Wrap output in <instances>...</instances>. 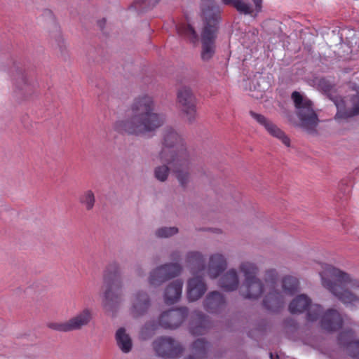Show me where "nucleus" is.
Wrapping results in <instances>:
<instances>
[{"label":"nucleus","instance_id":"obj_23","mask_svg":"<svg viewBox=\"0 0 359 359\" xmlns=\"http://www.w3.org/2000/svg\"><path fill=\"white\" fill-rule=\"evenodd\" d=\"M264 292V285L262 280L257 278L248 280H243L242 296L245 299H258Z\"/></svg>","mask_w":359,"mask_h":359},{"label":"nucleus","instance_id":"obj_5","mask_svg":"<svg viewBox=\"0 0 359 359\" xmlns=\"http://www.w3.org/2000/svg\"><path fill=\"white\" fill-rule=\"evenodd\" d=\"M102 306L107 312H116L123 302V283L120 268L117 263L108 265L104 273Z\"/></svg>","mask_w":359,"mask_h":359},{"label":"nucleus","instance_id":"obj_18","mask_svg":"<svg viewBox=\"0 0 359 359\" xmlns=\"http://www.w3.org/2000/svg\"><path fill=\"white\" fill-rule=\"evenodd\" d=\"M224 297L217 291L209 292L203 302L204 309L211 313H219L226 308Z\"/></svg>","mask_w":359,"mask_h":359},{"label":"nucleus","instance_id":"obj_17","mask_svg":"<svg viewBox=\"0 0 359 359\" xmlns=\"http://www.w3.org/2000/svg\"><path fill=\"white\" fill-rule=\"evenodd\" d=\"M320 326L327 332H334L341 329L344 324V320L340 313L334 309H327L320 315Z\"/></svg>","mask_w":359,"mask_h":359},{"label":"nucleus","instance_id":"obj_35","mask_svg":"<svg viewBox=\"0 0 359 359\" xmlns=\"http://www.w3.org/2000/svg\"><path fill=\"white\" fill-rule=\"evenodd\" d=\"M163 164L158 165L154 169V177L161 182H165L169 176L170 170L172 171L171 166L165 162Z\"/></svg>","mask_w":359,"mask_h":359},{"label":"nucleus","instance_id":"obj_34","mask_svg":"<svg viewBox=\"0 0 359 359\" xmlns=\"http://www.w3.org/2000/svg\"><path fill=\"white\" fill-rule=\"evenodd\" d=\"M159 326L161 325L158 321L151 320L146 323L140 330V338L142 340L149 339L154 334Z\"/></svg>","mask_w":359,"mask_h":359},{"label":"nucleus","instance_id":"obj_20","mask_svg":"<svg viewBox=\"0 0 359 359\" xmlns=\"http://www.w3.org/2000/svg\"><path fill=\"white\" fill-rule=\"evenodd\" d=\"M227 267V262L224 256L215 253L210 256L207 267V273L211 279L217 278Z\"/></svg>","mask_w":359,"mask_h":359},{"label":"nucleus","instance_id":"obj_26","mask_svg":"<svg viewBox=\"0 0 359 359\" xmlns=\"http://www.w3.org/2000/svg\"><path fill=\"white\" fill-rule=\"evenodd\" d=\"M92 319V312L89 309H84L81 312L68 320L70 330H79L88 325Z\"/></svg>","mask_w":359,"mask_h":359},{"label":"nucleus","instance_id":"obj_28","mask_svg":"<svg viewBox=\"0 0 359 359\" xmlns=\"http://www.w3.org/2000/svg\"><path fill=\"white\" fill-rule=\"evenodd\" d=\"M115 339L118 347L123 353H128L132 350V339L124 327H120L116 330Z\"/></svg>","mask_w":359,"mask_h":359},{"label":"nucleus","instance_id":"obj_10","mask_svg":"<svg viewBox=\"0 0 359 359\" xmlns=\"http://www.w3.org/2000/svg\"><path fill=\"white\" fill-rule=\"evenodd\" d=\"M323 308L319 304H311V299L306 294L297 296L289 304L291 313H301L307 311V320L310 322L316 321L322 313Z\"/></svg>","mask_w":359,"mask_h":359},{"label":"nucleus","instance_id":"obj_3","mask_svg":"<svg viewBox=\"0 0 359 359\" xmlns=\"http://www.w3.org/2000/svg\"><path fill=\"white\" fill-rule=\"evenodd\" d=\"M318 273L321 285L346 306L359 304V280L350 274L327 264H320Z\"/></svg>","mask_w":359,"mask_h":359},{"label":"nucleus","instance_id":"obj_39","mask_svg":"<svg viewBox=\"0 0 359 359\" xmlns=\"http://www.w3.org/2000/svg\"><path fill=\"white\" fill-rule=\"evenodd\" d=\"M47 327L53 330L61 332H71L68 320L61 323L51 322L47 324Z\"/></svg>","mask_w":359,"mask_h":359},{"label":"nucleus","instance_id":"obj_14","mask_svg":"<svg viewBox=\"0 0 359 359\" xmlns=\"http://www.w3.org/2000/svg\"><path fill=\"white\" fill-rule=\"evenodd\" d=\"M151 301L146 291L138 290L130 297V312L133 317L139 318L146 314L151 306Z\"/></svg>","mask_w":359,"mask_h":359},{"label":"nucleus","instance_id":"obj_30","mask_svg":"<svg viewBox=\"0 0 359 359\" xmlns=\"http://www.w3.org/2000/svg\"><path fill=\"white\" fill-rule=\"evenodd\" d=\"M239 271L244 277V280L257 278L259 268L256 263L250 261H243L239 265Z\"/></svg>","mask_w":359,"mask_h":359},{"label":"nucleus","instance_id":"obj_2","mask_svg":"<svg viewBox=\"0 0 359 359\" xmlns=\"http://www.w3.org/2000/svg\"><path fill=\"white\" fill-rule=\"evenodd\" d=\"M158 158L171 166L180 186L185 188L191 180L194 158L182 137L172 128H166L163 132Z\"/></svg>","mask_w":359,"mask_h":359},{"label":"nucleus","instance_id":"obj_41","mask_svg":"<svg viewBox=\"0 0 359 359\" xmlns=\"http://www.w3.org/2000/svg\"><path fill=\"white\" fill-rule=\"evenodd\" d=\"M170 258L175 262H178L181 258V252L179 250H174L170 255ZM177 263V262H175Z\"/></svg>","mask_w":359,"mask_h":359},{"label":"nucleus","instance_id":"obj_33","mask_svg":"<svg viewBox=\"0 0 359 359\" xmlns=\"http://www.w3.org/2000/svg\"><path fill=\"white\" fill-rule=\"evenodd\" d=\"M176 29L177 33L188 40H189L191 43H196L198 41V34L195 29L189 24H181L176 26Z\"/></svg>","mask_w":359,"mask_h":359},{"label":"nucleus","instance_id":"obj_12","mask_svg":"<svg viewBox=\"0 0 359 359\" xmlns=\"http://www.w3.org/2000/svg\"><path fill=\"white\" fill-rule=\"evenodd\" d=\"M156 354L164 358H177L184 351L183 347L171 337H159L153 342Z\"/></svg>","mask_w":359,"mask_h":359},{"label":"nucleus","instance_id":"obj_40","mask_svg":"<svg viewBox=\"0 0 359 359\" xmlns=\"http://www.w3.org/2000/svg\"><path fill=\"white\" fill-rule=\"evenodd\" d=\"M346 351L352 358L359 359V339L355 340L353 343H349V347Z\"/></svg>","mask_w":359,"mask_h":359},{"label":"nucleus","instance_id":"obj_1","mask_svg":"<svg viewBox=\"0 0 359 359\" xmlns=\"http://www.w3.org/2000/svg\"><path fill=\"white\" fill-rule=\"evenodd\" d=\"M154 100L144 95L137 97L131 105V114L126 118L115 122L114 129L121 134L135 136L154 132L165 121L163 114L154 111Z\"/></svg>","mask_w":359,"mask_h":359},{"label":"nucleus","instance_id":"obj_8","mask_svg":"<svg viewBox=\"0 0 359 359\" xmlns=\"http://www.w3.org/2000/svg\"><path fill=\"white\" fill-rule=\"evenodd\" d=\"M264 282L269 291L263 299V306L272 312H278L284 305L283 293L276 289L278 273L275 269H269L264 274Z\"/></svg>","mask_w":359,"mask_h":359},{"label":"nucleus","instance_id":"obj_25","mask_svg":"<svg viewBox=\"0 0 359 359\" xmlns=\"http://www.w3.org/2000/svg\"><path fill=\"white\" fill-rule=\"evenodd\" d=\"M238 285V273L234 269H229L219 280V286L225 291H234L237 290Z\"/></svg>","mask_w":359,"mask_h":359},{"label":"nucleus","instance_id":"obj_38","mask_svg":"<svg viewBox=\"0 0 359 359\" xmlns=\"http://www.w3.org/2000/svg\"><path fill=\"white\" fill-rule=\"evenodd\" d=\"M160 0H135L132 5L137 10H144L154 6Z\"/></svg>","mask_w":359,"mask_h":359},{"label":"nucleus","instance_id":"obj_13","mask_svg":"<svg viewBox=\"0 0 359 359\" xmlns=\"http://www.w3.org/2000/svg\"><path fill=\"white\" fill-rule=\"evenodd\" d=\"M177 100L181 110L186 114L189 122H194L196 116V97L191 89L187 86L181 87L177 93Z\"/></svg>","mask_w":359,"mask_h":359},{"label":"nucleus","instance_id":"obj_31","mask_svg":"<svg viewBox=\"0 0 359 359\" xmlns=\"http://www.w3.org/2000/svg\"><path fill=\"white\" fill-rule=\"evenodd\" d=\"M283 294L294 295L299 290V280L297 278L287 276L283 278L282 280Z\"/></svg>","mask_w":359,"mask_h":359},{"label":"nucleus","instance_id":"obj_43","mask_svg":"<svg viewBox=\"0 0 359 359\" xmlns=\"http://www.w3.org/2000/svg\"><path fill=\"white\" fill-rule=\"evenodd\" d=\"M105 22H106L105 19H102V20H100V21H99V22H98V25H99V26H100V27L101 29H102V28H103V26H104V25L105 24Z\"/></svg>","mask_w":359,"mask_h":359},{"label":"nucleus","instance_id":"obj_19","mask_svg":"<svg viewBox=\"0 0 359 359\" xmlns=\"http://www.w3.org/2000/svg\"><path fill=\"white\" fill-rule=\"evenodd\" d=\"M185 266L194 275L198 274L205 269V258L198 251H189L186 254Z\"/></svg>","mask_w":359,"mask_h":359},{"label":"nucleus","instance_id":"obj_4","mask_svg":"<svg viewBox=\"0 0 359 359\" xmlns=\"http://www.w3.org/2000/svg\"><path fill=\"white\" fill-rule=\"evenodd\" d=\"M222 12V9L214 0H208L204 4L203 9L204 27L201 32V58L203 62L210 61L215 53V41Z\"/></svg>","mask_w":359,"mask_h":359},{"label":"nucleus","instance_id":"obj_9","mask_svg":"<svg viewBox=\"0 0 359 359\" xmlns=\"http://www.w3.org/2000/svg\"><path fill=\"white\" fill-rule=\"evenodd\" d=\"M15 93L22 97L30 95L34 90L36 85L28 78L25 69L17 62H14L10 70Z\"/></svg>","mask_w":359,"mask_h":359},{"label":"nucleus","instance_id":"obj_16","mask_svg":"<svg viewBox=\"0 0 359 359\" xmlns=\"http://www.w3.org/2000/svg\"><path fill=\"white\" fill-rule=\"evenodd\" d=\"M250 115L253 118L259 125L263 126L269 135L273 137L277 138L281 142L289 147L290 146V140L285 135V133L273 123L270 119L267 118L262 114H257L253 111H250Z\"/></svg>","mask_w":359,"mask_h":359},{"label":"nucleus","instance_id":"obj_21","mask_svg":"<svg viewBox=\"0 0 359 359\" xmlns=\"http://www.w3.org/2000/svg\"><path fill=\"white\" fill-rule=\"evenodd\" d=\"M189 330L192 335L205 334L210 327L208 318L201 311H195L192 316Z\"/></svg>","mask_w":359,"mask_h":359},{"label":"nucleus","instance_id":"obj_42","mask_svg":"<svg viewBox=\"0 0 359 359\" xmlns=\"http://www.w3.org/2000/svg\"><path fill=\"white\" fill-rule=\"evenodd\" d=\"M255 4V8L257 13H260L262 8V0H252Z\"/></svg>","mask_w":359,"mask_h":359},{"label":"nucleus","instance_id":"obj_7","mask_svg":"<svg viewBox=\"0 0 359 359\" xmlns=\"http://www.w3.org/2000/svg\"><path fill=\"white\" fill-rule=\"evenodd\" d=\"M291 97L297 109V115L299 119V126L309 134L316 133L319 120L312 102L297 91L293 92Z\"/></svg>","mask_w":359,"mask_h":359},{"label":"nucleus","instance_id":"obj_15","mask_svg":"<svg viewBox=\"0 0 359 359\" xmlns=\"http://www.w3.org/2000/svg\"><path fill=\"white\" fill-rule=\"evenodd\" d=\"M188 313L189 311L186 307L170 309L160 316L159 325L164 328L175 329L185 320Z\"/></svg>","mask_w":359,"mask_h":359},{"label":"nucleus","instance_id":"obj_27","mask_svg":"<svg viewBox=\"0 0 359 359\" xmlns=\"http://www.w3.org/2000/svg\"><path fill=\"white\" fill-rule=\"evenodd\" d=\"M222 3L225 6H231L238 13L245 15H252L256 17L259 13L256 8H253L252 4L245 0H221Z\"/></svg>","mask_w":359,"mask_h":359},{"label":"nucleus","instance_id":"obj_36","mask_svg":"<svg viewBox=\"0 0 359 359\" xmlns=\"http://www.w3.org/2000/svg\"><path fill=\"white\" fill-rule=\"evenodd\" d=\"M355 340V332L351 329L341 332L338 336L339 344L346 349L349 347V343H353Z\"/></svg>","mask_w":359,"mask_h":359},{"label":"nucleus","instance_id":"obj_22","mask_svg":"<svg viewBox=\"0 0 359 359\" xmlns=\"http://www.w3.org/2000/svg\"><path fill=\"white\" fill-rule=\"evenodd\" d=\"M207 285L203 278L196 276L190 278L187 283V298L189 302L199 299L206 292Z\"/></svg>","mask_w":359,"mask_h":359},{"label":"nucleus","instance_id":"obj_29","mask_svg":"<svg viewBox=\"0 0 359 359\" xmlns=\"http://www.w3.org/2000/svg\"><path fill=\"white\" fill-rule=\"evenodd\" d=\"M210 347V344L203 339H196L191 346L193 355H189L184 359L203 358L206 356Z\"/></svg>","mask_w":359,"mask_h":359},{"label":"nucleus","instance_id":"obj_44","mask_svg":"<svg viewBox=\"0 0 359 359\" xmlns=\"http://www.w3.org/2000/svg\"><path fill=\"white\" fill-rule=\"evenodd\" d=\"M358 92L359 93V87H358Z\"/></svg>","mask_w":359,"mask_h":359},{"label":"nucleus","instance_id":"obj_32","mask_svg":"<svg viewBox=\"0 0 359 359\" xmlns=\"http://www.w3.org/2000/svg\"><path fill=\"white\" fill-rule=\"evenodd\" d=\"M79 201L86 210H92L96 203L94 192L90 189L85 190L79 196Z\"/></svg>","mask_w":359,"mask_h":359},{"label":"nucleus","instance_id":"obj_6","mask_svg":"<svg viewBox=\"0 0 359 359\" xmlns=\"http://www.w3.org/2000/svg\"><path fill=\"white\" fill-rule=\"evenodd\" d=\"M313 86L325 94L335 104L337 111L335 119L348 118L359 114V96L351 97V107L346 106L342 97L338 95L335 85L325 78H315L312 80Z\"/></svg>","mask_w":359,"mask_h":359},{"label":"nucleus","instance_id":"obj_24","mask_svg":"<svg viewBox=\"0 0 359 359\" xmlns=\"http://www.w3.org/2000/svg\"><path fill=\"white\" fill-rule=\"evenodd\" d=\"M183 281L177 279L171 282L164 292V302L168 305L177 302L182 296Z\"/></svg>","mask_w":359,"mask_h":359},{"label":"nucleus","instance_id":"obj_11","mask_svg":"<svg viewBox=\"0 0 359 359\" xmlns=\"http://www.w3.org/2000/svg\"><path fill=\"white\" fill-rule=\"evenodd\" d=\"M182 270L179 263H166L153 269L149 276V283L159 286L163 283L178 276Z\"/></svg>","mask_w":359,"mask_h":359},{"label":"nucleus","instance_id":"obj_37","mask_svg":"<svg viewBox=\"0 0 359 359\" xmlns=\"http://www.w3.org/2000/svg\"><path fill=\"white\" fill-rule=\"evenodd\" d=\"M177 233L178 229L177 227L163 226L158 228L155 231V236L160 238H167L177 234Z\"/></svg>","mask_w":359,"mask_h":359}]
</instances>
